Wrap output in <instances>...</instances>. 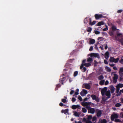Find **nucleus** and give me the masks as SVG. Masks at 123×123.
<instances>
[{
  "instance_id": "1",
  "label": "nucleus",
  "mask_w": 123,
  "mask_h": 123,
  "mask_svg": "<svg viewBox=\"0 0 123 123\" xmlns=\"http://www.w3.org/2000/svg\"><path fill=\"white\" fill-rule=\"evenodd\" d=\"M119 60V58H118L115 59L113 57H110L109 61L111 62H114L115 63H117Z\"/></svg>"
},
{
  "instance_id": "2",
  "label": "nucleus",
  "mask_w": 123,
  "mask_h": 123,
  "mask_svg": "<svg viewBox=\"0 0 123 123\" xmlns=\"http://www.w3.org/2000/svg\"><path fill=\"white\" fill-rule=\"evenodd\" d=\"M95 112L96 115L98 117H100L102 114V111L98 109H96Z\"/></svg>"
},
{
  "instance_id": "3",
  "label": "nucleus",
  "mask_w": 123,
  "mask_h": 123,
  "mask_svg": "<svg viewBox=\"0 0 123 123\" xmlns=\"http://www.w3.org/2000/svg\"><path fill=\"white\" fill-rule=\"evenodd\" d=\"M91 97L93 100H95L97 102H99V99L98 97H97L96 95L93 94L91 95Z\"/></svg>"
},
{
  "instance_id": "4",
  "label": "nucleus",
  "mask_w": 123,
  "mask_h": 123,
  "mask_svg": "<svg viewBox=\"0 0 123 123\" xmlns=\"http://www.w3.org/2000/svg\"><path fill=\"white\" fill-rule=\"evenodd\" d=\"M107 89V87H105L102 89L101 91V92L102 96H104L105 95V92H106Z\"/></svg>"
},
{
  "instance_id": "5",
  "label": "nucleus",
  "mask_w": 123,
  "mask_h": 123,
  "mask_svg": "<svg viewBox=\"0 0 123 123\" xmlns=\"http://www.w3.org/2000/svg\"><path fill=\"white\" fill-rule=\"evenodd\" d=\"M84 86L83 87V88H84L87 89H89L91 88V86L88 83H84L83 84Z\"/></svg>"
},
{
  "instance_id": "6",
  "label": "nucleus",
  "mask_w": 123,
  "mask_h": 123,
  "mask_svg": "<svg viewBox=\"0 0 123 123\" xmlns=\"http://www.w3.org/2000/svg\"><path fill=\"white\" fill-rule=\"evenodd\" d=\"M94 16L96 20H98L100 18L103 17V15L102 14H95Z\"/></svg>"
},
{
  "instance_id": "7",
  "label": "nucleus",
  "mask_w": 123,
  "mask_h": 123,
  "mask_svg": "<svg viewBox=\"0 0 123 123\" xmlns=\"http://www.w3.org/2000/svg\"><path fill=\"white\" fill-rule=\"evenodd\" d=\"M87 93V91L84 89H83L80 93V94L82 96H84Z\"/></svg>"
},
{
  "instance_id": "8",
  "label": "nucleus",
  "mask_w": 123,
  "mask_h": 123,
  "mask_svg": "<svg viewBox=\"0 0 123 123\" xmlns=\"http://www.w3.org/2000/svg\"><path fill=\"white\" fill-rule=\"evenodd\" d=\"M118 117V115L116 114H115L113 115H112L111 117V120L113 121L115 118H117Z\"/></svg>"
},
{
  "instance_id": "9",
  "label": "nucleus",
  "mask_w": 123,
  "mask_h": 123,
  "mask_svg": "<svg viewBox=\"0 0 123 123\" xmlns=\"http://www.w3.org/2000/svg\"><path fill=\"white\" fill-rule=\"evenodd\" d=\"M91 65V64L89 63H85L84 64H82L81 66L80 67V69H82L84 66L88 67Z\"/></svg>"
},
{
  "instance_id": "10",
  "label": "nucleus",
  "mask_w": 123,
  "mask_h": 123,
  "mask_svg": "<svg viewBox=\"0 0 123 123\" xmlns=\"http://www.w3.org/2000/svg\"><path fill=\"white\" fill-rule=\"evenodd\" d=\"M89 25H90L92 26L94 25L96 23V21H93L92 22V19L91 18H89Z\"/></svg>"
},
{
  "instance_id": "11",
  "label": "nucleus",
  "mask_w": 123,
  "mask_h": 123,
  "mask_svg": "<svg viewBox=\"0 0 123 123\" xmlns=\"http://www.w3.org/2000/svg\"><path fill=\"white\" fill-rule=\"evenodd\" d=\"M88 111L89 113L93 114L94 113L95 111V110L94 108H91L90 109L89 111Z\"/></svg>"
},
{
  "instance_id": "12",
  "label": "nucleus",
  "mask_w": 123,
  "mask_h": 123,
  "mask_svg": "<svg viewBox=\"0 0 123 123\" xmlns=\"http://www.w3.org/2000/svg\"><path fill=\"white\" fill-rule=\"evenodd\" d=\"M105 95L108 98H110L111 94L110 90L106 91L105 92Z\"/></svg>"
},
{
  "instance_id": "13",
  "label": "nucleus",
  "mask_w": 123,
  "mask_h": 123,
  "mask_svg": "<svg viewBox=\"0 0 123 123\" xmlns=\"http://www.w3.org/2000/svg\"><path fill=\"white\" fill-rule=\"evenodd\" d=\"M105 58L106 59H107L109 56V52L108 51H106L105 53Z\"/></svg>"
},
{
  "instance_id": "14",
  "label": "nucleus",
  "mask_w": 123,
  "mask_h": 123,
  "mask_svg": "<svg viewBox=\"0 0 123 123\" xmlns=\"http://www.w3.org/2000/svg\"><path fill=\"white\" fill-rule=\"evenodd\" d=\"M80 107V106L79 105H73L72 106V108L74 110L76 109L77 108H79Z\"/></svg>"
},
{
  "instance_id": "15",
  "label": "nucleus",
  "mask_w": 123,
  "mask_h": 123,
  "mask_svg": "<svg viewBox=\"0 0 123 123\" xmlns=\"http://www.w3.org/2000/svg\"><path fill=\"white\" fill-rule=\"evenodd\" d=\"M89 18L88 17H86L84 20V23L87 24L89 23Z\"/></svg>"
},
{
  "instance_id": "16",
  "label": "nucleus",
  "mask_w": 123,
  "mask_h": 123,
  "mask_svg": "<svg viewBox=\"0 0 123 123\" xmlns=\"http://www.w3.org/2000/svg\"><path fill=\"white\" fill-rule=\"evenodd\" d=\"M66 78L65 77H63L62 79H60L59 80V82L61 83L62 85H63V81L65 80Z\"/></svg>"
},
{
  "instance_id": "17",
  "label": "nucleus",
  "mask_w": 123,
  "mask_h": 123,
  "mask_svg": "<svg viewBox=\"0 0 123 123\" xmlns=\"http://www.w3.org/2000/svg\"><path fill=\"white\" fill-rule=\"evenodd\" d=\"M115 88L113 86H111L110 90L111 93H113L115 91Z\"/></svg>"
},
{
  "instance_id": "18",
  "label": "nucleus",
  "mask_w": 123,
  "mask_h": 123,
  "mask_svg": "<svg viewBox=\"0 0 123 123\" xmlns=\"http://www.w3.org/2000/svg\"><path fill=\"white\" fill-rule=\"evenodd\" d=\"M105 82L104 80H102L100 81L99 82V84L100 85H104Z\"/></svg>"
},
{
  "instance_id": "19",
  "label": "nucleus",
  "mask_w": 123,
  "mask_h": 123,
  "mask_svg": "<svg viewBox=\"0 0 123 123\" xmlns=\"http://www.w3.org/2000/svg\"><path fill=\"white\" fill-rule=\"evenodd\" d=\"M104 24V22L103 21L98 22L97 24V26H100L101 25H103Z\"/></svg>"
},
{
  "instance_id": "20",
  "label": "nucleus",
  "mask_w": 123,
  "mask_h": 123,
  "mask_svg": "<svg viewBox=\"0 0 123 123\" xmlns=\"http://www.w3.org/2000/svg\"><path fill=\"white\" fill-rule=\"evenodd\" d=\"M118 87H119V88H122L123 87V84L119 83L116 86Z\"/></svg>"
},
{
  "instance_id": "21",
  "label": "nucleus",
  "mask_w": 123,
  "mask_h": 123,
  "mask_svg": "<svg viewBox=\"0 0 123 123\" xmlns=\"http://www.w3.org/2000/svg\"><path fill=\"white\" fill-rule=\"evenodd\" d=\"M95 42V40L94 39H92L89 41V43L90 44H93Z\"/></svg>"
},
{
  "instance_id": "22",
  "label": "nucleus",
  "mask_w": 123,
  "mask_h": 123,
  "mask_svg": "<svg viewBox=\"0 0 123 123\" xmlns=\"http://www.w3.org/2000/svg\"><path fill=\"white\" fill-rule=\"evenodd\" d=\"M105 69L108 72H110L111 71L110 68L106 66L105 68Z\"/></svg>"
},
{
  "instance_id": "23",
  "label": "nucleus",
  "mask_w": 123,
  "mask_h": 123,
  "mask_svg": "<svg viewBox=\"0 0 123 123\" xmlns=\"http://www.w3.org/2000/svg\"><path fill=\"white\" fill-rule=\"evenodd\" d=\"M112 29L113 31H115L117 30L116 27L114 25H113L112 26Z\"/></svg>"
},
{
  "instance_id": "24",
  "label": "nucleus",
  "mask_w": 123,
  "mask_h": 123,
  "mask_svg": "<svg viewBox=\"0 0 123 123\" xmlns=\"http://www.w3.org/2000/svg\"><path fill=\"white\" fill-rule=\"evenodd\" d=\"M92 61V59L91 58H89L87 60V61L90 63H91Z\"/></svg>"
},
{
  "instance_id": "25",
  "label": "nucleus",
  "mask_w": 123,
  "mask_h": 123,
  "mask_svg": "<svg viewBox=\"0 0 123 123\" xmlns=\"http://www.w3.org/2000/svg\"><path fill=\"white\" fill-rule=\"evenodd\" d=\"M104 78V77L102 75H101L98 77V79L100 80H103Z\"/></svg>"
},
{
  "instance_id": "26",
  "label": "nucleus",
  "mask_w": 123,
  "mask_h": 123,
  "mask_svg": "<svg viewBox=\"0 0 123 123\" xmlns=\"http://www.w3.org/2000/svg\"><path fill=\"white\" fill-rule=\"evenodd\" d=\"M118 76L116 74H114V77L113 79H117Z\"/></svg>"
},
{
  "instance_id": "27",
  "label": "nucleus",
  "mask_w": 123,
  "mask_h": 123,
  "mask_svg": "<svg viewBox=\"0 0 123 123\" xmlns=\"http://www.w3.org/2000/svg\"><path fill=\"white\" fill-rule=\"evenodd\" d=\"M101 123H107V121L105 119H104L101 120Z\"/></svg>"
},
{
  "instance_id": "28",
  "label": "nucleus",
  "mask_w": 123,
  "mask_h": 123,
  "mask_svg": "<svg viewBox=\"0 0 123 123\" xmlns=\"http://www.w3.org/2000/svg\"><path fill=\"white\" fill-rule=\"evenodd\" d=\"M78 72L77 71H76L74 72V77L76 76L78 74Z\"/></svg>"
},
{
  "instance_id": "29",
  "label": "nucleus",
  "mask_w": 123,
  "mask_h": 123,
  "mask_svg": "<svg viewBox=\"0 0 123 123\" xmlns=\"http://www.w3.org/2000/svg\"><path fill=\"white\" fill-rule=\"evenodd\" d=\"M92 30V29L91 27H89L87 28V31L88 32H90Z\"/></svg>"
},
{
  "instance_id": "30",
  "label": "nucleus",
  "mask_w": 123,
  "mask_h": 123,
  "mask_svg": "<svg viewBox=\"0 0 123 123\" xmlns=\"http://www.w3.org/2000/svg\"><path fill=\"white\" fill-rule=\"evenodd\" d=\"M120 42L121 43V44L123 46V36L122 37L121 39L120 40Z\"/></svg>"
},
{
  "instance_id": "31",
  "label": "nucleus",
  "mask_w": 123,
  "mask_h": 123,
  "mask_svg": "<svg viewBox=\"0 0 123 123\" xmlns=\"http://www.w3.org/2000/svg\"><path fill=\"white\" fill-rule=\"evenodd\" d=\"M121 104L120 103H117L115 105V106L117 107H118L121 106Z\"/></svg>"
},
{
  "instance_id": "32",
  "label": "nucleus",
  "mask_w": 123,
  "mask_h": 123,
  "mask_svg": "<svg viewBox=\"0 0 123 123\" xmlns=\"http://www.w3.org/2000/svg\"><path fill=\"white\" fill-rule=\"evenodd\" d=\"M123 72V67L121 68H120L119 69V73L120 72Z\"/></svg>"
},
{
  "instance_id": "33",
  "label": "nucleus",
  "mask_w": 123,
  "mask_h": 123,
  "mask_svg": "<svg viewBox=\"0 0 123 123\" xmlns=\"http://www.w3.org/2000/svg\"><path fill=\"white\" fill-rule=\"evenodd\" d=\"M74 114V116L76 117H79V115L78 114V113L76 111H75Z\"/></svg>"
},
{
  "instance_id": "34",
  "label": "nucleus",
  "mask_w": 123,
  "mask_h": 123,
  "mask_svg": "<svg viewBox=\"0 0 123 123\" xmlns=\"http://www.w3.org/2000/svg\"><path fill=\"white\" fill-rule=\"evenodd\" d=\"M82 111L84 113L86 112L87 111L86 109L85 108L83 107L82 108Z\"/></svg>"
},
{
  "instance_id": "35",
  "label": "nucleus",
  "mask_w": 123,
  "mask_h": 123,
  "mask_svg": "<svg viewBox=\"0 0 123 123\" xmlns=\"http://www.w3.org/2000/svg\"><path fill=\"white\" fill-rule=\"evenodd\" d=\"M115 122L120 123L121 122V121L118 119H115Z\"/></svg>"
},
{
  "instance_id": "36",
  "label": "nucleus",
  "mask_w": 123,
  "mask_h": 123,
  "mask_svg": "<svg viewBox=\"0 0 123 123\" xmlns=\"http://www.w3.org/2000/svg\"><path fill=\"white\" fill-rule=\"evenodd\" d=\"M116 92L117 93H118L119 91L120 88H119V87H118L116 86Z\"/></svg>"
},
{
  "instance_id": "37",
  "label": "nucleus",
  "mask_w": 123,
  "mask_h": 123,
  "mask_svg": "<svg viewBox=\"0 0 123 123\" xmlns=\"http://www.w3.org/2000/svg\"><path fill=\"white\" fill-rule=\"evenodd\" d=\"M92 117V115H89L88 116V120H91Z\"/></svg>"
},
{
  "instance_id": "38",
  "label": "nucleus",
  "mask_w": 123,
  "mask_h": 123,
  "mask_svg": "<svg viewBox=\"0 0 123 123\" xmlns=\"http://www.w3.org/2000/svg\"><path fill=\"white\" fill-rule=\"evenodd\" d=\"M82 105L83 106H87L88 105V103L87 102L83 103V104Z\"/></svg>"
},
{
  "instance_id": "39",
  "label": "nucleus",
  "mask_w": 123,
  "mask_h": 123,
  "mask_svg": "<svg viewBox=\"0 0 123 123\" xmlns=\"http://www.w3.org/2000/svg\"><path fill=\"white\" fill-rule=\"evenodd\" d=\"M63 111H64V113L66 114L68 112V109H66L65 110H63Z\"/></svg>"
},
{
  "instance_id": "40",
  "label": "nucleus",
  "mask_w": 123,
  "mask_h": 123,
  "mask_svg": "<svg viewBox=\"0 0 123 123\" xmlns=\"http://www.w3.org/2000/svg\"><path fill=\"white\" fill-rule=\"evenodd\" d=\"M107 98H105L104 97H103L102 98V100L104 102H105L107 100Z\"/></svg>"
},
{
  "instance_id": "41",
  "label": "nucleus",
  "mask_w": 123,
  "mask_h": 123,
  "mask_svg": "<svg viewBox=\"0 0 123 123\" xmlns=\"http://www.w3.org/2000/svg\"><path fill=\"white\" fill-rule=\"evenodd\" d=\"M94 32L96 34H99L100 33V31H94Z\"/></svg>"
},
{
  "instance_id": "42",
  "label": "nucleus",
  "mask_w": 123,
  "mask_h": 123,
  "mask_svg": "<svg viewBox=\"0 0 123 123\" xmlns=\"http://www.w3.org/2000/svg\"><path fill=\"white\" fill-rule=\"evenodd\" d=\"M83 72H85L86 70V69L85 67H83V68L81 69Z\"/></svg>"
},
{
  "instance_id": "43",
  "label": "nucleus",
  "mask_w": 123,
  "mask_h": 123,
  "mask_svg": "<svg viewBox=\"0 0 123 123\" xmlns=\"http://www.w3.org/2000/svg\"><path fill=\"white\" fill-rule=\"evenodd\" d=\"M97 119V117L96 116H94L92 118V121L93 122L95 121Z\"/></svg>"
},
{
  "instance_id": "44",
  "label": "nucleus",
  "mask_w": 123,
  "mask_h": 123,
  "mask_svg": "<svg viewBox=\"0 0 123 123\" xmlns=\"http://www.w3.org/2000/svg\"><path fill=\"white\" fill-rule=\"evenodd\" d=\"M62 102L65 103L66 102L67 100L66 99L63 98L62 100Z\"/></svg>"
},
{
  "instance_id": "45",
  "label": "nucleus",
  "mask_w": 123,
  "mask_h": 123,
  "mask_svg": "<svg viewBox=\"0 0 123 123\" xmlns=\"http://www.w3.org/2000/svg\"><path fill=\"white\" fill-rule=\"evenodd\" d=\"M108 30V26L106 25V27L105 28H104L103 29V30L104 31H107Z\"/></svg>"
},
{
  "instance_id": "46",
  "label": "nucleus",
  "mask_w": 123,
  "mask_h": 123,
  "mask_svg": "<svg viewBox=\"0 0 123 123\" xmlns=\"http://www.w3.org/2000/svg\"><path fill=\"white\" fill-rule=\"evenodd\" d=\"M78 99L80 101L82 100V99L81 97L80 96H79L78 97Z\"/></svg>"
},
{
  "instance_id": "47",
  "label": "nucleus",
  "mask_w": 123,
  "mask_h": 123,
  "mask_svg": "<svg viewBox=\"0 0 123 123\" xmlns=\"http://www.w3.org/2000/svg\"><path fill=\"white\" fill-rule=\"evenodd\" d=\"M123 80V78L122 77H119V81H121Z\"/></svg>"
},
{
  "instance_id": "48",
  "label": "nucleus",
  "mask_w": 123,
  "mask_h": 123,
  "mask_svg": "<svg viewBox=\"0 0 123 123\" xmlns=\"http://www.w3.org/2000/svg\"><path fill=\"white\" fill-rule=\"evenodd\" d=\"M76 100V99L74 97L72 98V101L73 102H74Z\"/></svg>"
},
{
  "instance_id": "49",
  "label": "nucleus",
  "mask_w": 123,
  "mask_h": 123,
  "mask_svg": "<svg viewBox=\"0 0 123 123\" xmlns=\"http://www.w3.org/2000/svg\"><path fill=\"white\" fill-rule=\"evenodd\" d=\"M119 62L120 63L122 64H123V59L122 58L120 60Z\"/></svg>"
},
{
  "instance_id": "50",
  "label": "nucleus",
  "mask_w": 123,
  "mask_h": 123,
  "mask_svg": "<svg viewBox=\"0 0 123 123\" xmlns=\"http://www.w3.org/2000/svg\"><path fill=\"white\" fill-rule=\"evenodd\" d=\"M110 35L111 36H112L114 35L113 32L112 31L110 32L109 33Z\"/></svg>"
},
{
  "instance_id": "51",
  "label": "nucleus",
  "mask_w": 123,
  "mask_h": 123,
  "mask_svg": "<svg viewBox=\"0 0 123 123\" xmlns=\"http://www.w3.org/2000/svg\"><path fill=\"white\" fill-rule=\"evenodd\" d=\"M123 11V10H122L120 9L118 10L117 12V13H120L122 12Z\"/></svg>"
},
{
  "instance_id": "52",
  "label": "nucleus",
  "mask_w": 123,
  "mask_h": 123,
  "mask_svg": "<svg viewBox=\"0 0 123 123\" xmlns=\"http://www.w3.org/2000/svg\"><path fill=\"white\" fill-rule=\"evenodd\" d=\"M122 92L123 93V89L120 90L119 92V94H118V96L120 95Z\"/></svg>"
},
{
  "instance_id": "53",
  "label": "nucleus",
  "mask_w": 123,
  "mask_h": 123,
  "mask_svg": "<svg viewBox=\"0 0 123 123\" xmlns=\"http://www.w3.org/2000/svg\"><path fill=\"white\" fill-rule=\"evenodd\" d=\"M86 108L88 109V111H89L90 110V109L91 108V107L90 106H87L86 107Z\"/></svg>"
},
{
  "instance_id": "54",
  "label": "nucleus",
  "mask_w": 123,
  "mask_h": 123,
  "mask_svg": "<svg viewBox=\"0 0 123 123\" xmlns=\"http://www.w3.org/2000/svg\"><path fill=\"white\" fill-rule=\"evenodd\" d=\"M93 49V46H91V47H90V49H89V50L90 51H92V50Z\"/></svg>"
},
{
  "instance_id": "55",
  "label": "nucleus",
  "mask_w": 123,
  "mask_h": 123,
  "mask_svg": "<svg viewBox=\"0 0 123 123\" xmlns=\"http://www.w3.org/2000/svg\"><path fill=\"white\" fill-rule=\"evenodd\" d=\"M109 83V81L108 80H106L105 82V85H108Z\"/></svg>"
},
{
  "instance_id": "56",
  "label": "nucleus",
  "mask_w": 123,
  "mask_h": 123,
  "mask_svg": "<svg viewBox=\"0 0 123 123\" xmlns=\"http://www.w3.org/2000/svg\"><path fill=\"white\" fill-rule=\"evenodd\" d=\"M83 122H86V123L87 120H86V119L85 117H84L83 118Z\"/></svg>"
},
{
  "instance_id": "57",
  "label": "nucleus",
  "mask_w": 123,
  "mask_h": 123,
  "mask_svg": "<svg viewBox=\"0 0 123 123\" xmlns=\"http://www.w3.org/2000/svg\"><path fill=\"white\" fill-rule=\"evenodd\" d=\"M104 62L106 64H108V63L107 60H104Z\"/></svg>"
},
{
  "instance_id": "58",
  "label": "nucleus",
  "mask_w": 123,
  "mask_h": 123,
  "mask_svg": "<svg viewBox=\"0 0 123 123\" xmlns=\"http://www.w3.org/2000/svg\"><path fill=\"white\" fill-rule=\"evenodd\" d=\"M117 79H113V82L114 83H116L117 81Z\"/></svg>"
},
{
  "instance_id": "59",
  "label": "nucleus",
  "mask_w": 123,
  "mask_h": 123,
  "mask_svg": "<svg viewBox=\"0 0 123 123\" xmlns=\"http://www.w3.org/2000/svg\"><path fill=\"white\" fill-rule=\"evenodd\" d=\"M92 122L90 120H87V122L86 123H92Z\"/></svg>"
},
{
  "instance_id": "60",
  "label": "nucleus",
  "mask_w": 123,
  "mask_h": 123,
  "mask_svg": "<svg viewBox=\"0 0 123 123\" xmlns=\"http://www.w3.org/2000/svg\"><path fill=\"white\" fill-rule=\"evenodd\" d=\"M122 35V34L120 33H118L117 34V36L118 37L121 36Z\"/></svg>"
},
{
  "instance_id": "61",
  "label": "nucleus",
  "mask_w": 123,
  "mask_h": 123,
  "mask_svg": "<svg viewBox=\"0 0 123 123\" xmlns=\"http://www.w3.org/2000/svg\"><path fill=\"white\" fill-rule=\"evenodd\" d=\"M122 73L123 72H120V73H119V74L120 76H123V73Z\"/></svg>"
},
{
  "instance_id": "62",
  "label": "nucleus",
  "mask_w": 123,
  "mask_h": 123,
  "mask_svg": "<svg viewBox=\"0 0 123 123\" xmlns=\"http://www.w3.org/2000/svg\"><path fill=\"white\" fill-rule=\"evenodd\" d=\"M74 93V90H71L70 92V94L71 95L72 94Z\"/></svg>"
},
{
  "instance_id": "63",
  "label": "nucleus",
  "mask_w": 123,
  "mask_h": 123,
  "mask_svg": "<svg viewBox=\"0 0 123 123\" xmlns=\"http://www.w3.org/2000/svg\"><path fill=\"white\" fill-rule=\"evenodd\" d=\"M59 105L61 106H62L64 105L63 103L62 102L60 103Z\"/></svg>"
},
{
  "instance_id": "64",
  "label": "nucleus",
  "mask_w": 123,
  "mask_h": 123,
  "mask_svg": "<svg viewBox=\"0 0 123 123\" xmlns=\"http://www.w3.org/2000/svg\"><path fill=\"white\" fill-rule=\"evenodd\" d=\"M61 85L60 84H57L56 86L57 87H58V88H59L61 87Z\"/></svg>"
}]
</instances>
